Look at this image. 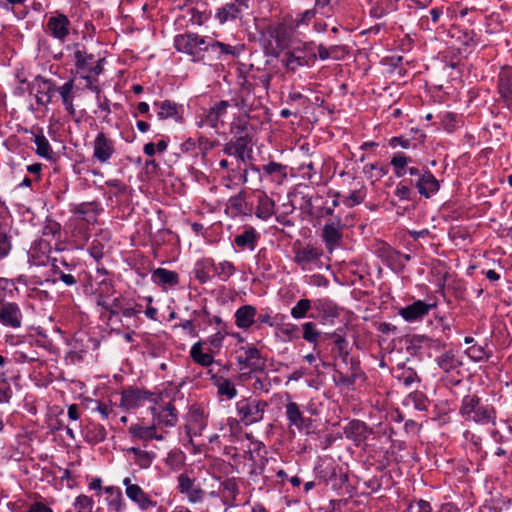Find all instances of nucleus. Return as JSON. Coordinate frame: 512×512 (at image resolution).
Segmentation results:
<instances>
[{"mask_svg": "<svg viewBox=\"0 0 512 512\" xmlns=\"http://www.w3.org/2000/svg\"><path fill=\"white\" fill-rule=\"evenodd\" d=\"M268 402L254 396L242 397L235 403L236 418H228V424L250 426L261 422L268 409Z\"/></svg>", "mask_w": 512, "mask_h": 512, "instance_id": "1", "label": "nucleus"}, {"mask_svg": "<svg viewBox=\"0 0 512 512\" xmlns=\"http://www.w3.org/2000/svg\"><path fill=\"white\" fill-rule=\"evenodd\" d=\"M459 414L465 421L480 425L495 424L496 410L490 404H483L476 394H468L462 398Z\"/></svg>", "mask_w": 512, "mask_h": 512, "instance_id": "2", "label": "nucleus"}, {"mask_svg": "<svg viewBox=\"0 0 512 512\" xmlns=\"http://www.w3.org/2000/svg\"><path fill=\"white\" fill-rule=\"evenodd\" d=\"M174 47L178 52L191 56L192 61L199 62L207 52L208 37L197 33L179 34L174 38Z\"/></svg>", "mask_w": 512, "mask_h": 512, "instance_id": "3", "label": "nucleus"}, {"mask_svg": "<svg viewBox=\"0 0 512 512\" xmlns=\"http://www.w3.org/2000/svg\"><path fill=\"white\" fill-rule=\"evenodd\" d=\"M152 422L158 432H165V437L171 428L176 427L179 421V413L173 402L169 401L165 404H154L149 408Z\"/></svg>", "mask_w": 512, "mask_h": 512, "instance_id": "4", "label": "nucleus"}, {"mask_svg": "<svg viewBox=\"0 0 512 512\" xmlns=\"http://www.w3.org/2000/svg\"><path fill=\"white\" fill-rule=\"evenodd\" d=\"M250 169L252 174L256 176L259 184L267 180L272 184L280 186L288 177V166L276 161H269L262 166L250 163Z\"/></svg>", "mask_w": 512, "mask_h": 512, "instance_id": "5", "label": "nucleus"}, {"mask_svg": "<svg viewBox=\"0 0 512 512\" xmlns=\"http://www.w3.org/2000/svg\"><path fill=\"white\" fill-rule=\"evenodd\" d=\"M94 162L101 165H109L117 153L116 140L104 131H99L91 142Z\"/></svg>", "mask_w": 512, "mask_h": 512, "instance_id": "6", "label": "nucleus"}, {"mask_svg": "<svg viewBox=\"0 0 512 512\" xmlns=\"http://www.w3.org/2000/svg\"><path fill=\"white\" fill-rule=\"evenodd\" d=\"M120 407L126 411L135 410L148 401L157 404L161 399L160 394H154L138 387H128L120 393Z\"/></svg>", "mask_w": 512, "mask_h": 512, "instance_id": "7", "label": "nucleus"}, {"mask_svg": "<svg viewBox=\"0 0 512 512\" xmlns=\"http://www.w3.org/2000/svg\"><path fill=\"white\" fill-rule=\"evenodd\" d=\"M446 347V342L442 338H434L425 334H414L409 340L408 351L414 355L426 354L432 357L441 352Z\"/></svg>", "mask_w": 512, "mask_h": 512, "instance_id": "8", "label": "nucleus"}, {"mask_svg": "<svg viewBox=\"0 0 512 512\" xmlns=\"http://www.w3.org/2000/svg\"><path fill=\"white\" fill-rule=\"evenodd\" d=\"M125 487L126 497L135 504L139 510L147 511L157 506V501L153 500L151 495L143 490L137 483H134L131 477H125L122 480Z\"/></svg>", "mask_w": 512, "mask_h": 512, "instance_id": "9", "label": "nucleus"}, {"mask_svg": "<svg viewBox=\"0 0 512 512\" xmlns=\"http://www.w3.org/2000/svg\"><path fill=\"white\" fill-rule=\"evenodd\" d=\"M344 227L345 223L342 222L339 216L328 220L324 224L321 231V239L329 253H332L335 249L341 246Z\"/></svg>", "mask_w": 512, "mask_h": 512, "instance_id": "10", "label": "nucleus"}, {"mask_svg": "<svg viewBox=\"0 0 512 512\" xmlns=\"http://www.w3.org/2000/svg\"><path fill=\"white\" fill-rule=\"evenodd\" d=\"M293 253V262L303 271H311L313 268L318 267L323 255L321 248L312 245L293 247Z\"/></svg>", "mask_w": 512, "mask_h": 512, "instance_id": "11", "label": "nucleus"}, {"mask_svg": "<svg viewBox=\"0 0 512 512\" xmlns=\"http://www.w3.org/2000/svg\"><path fill=\"white\" fill-rule=\"evenodd\" d=\"M207 427V416L203 408L197 405H192L185 418L184 429L189 439V443L193 442L194 437L202 435V432Z\"/></svg>", "mask_w": 512, "mask_h": 512, "instance_id": "12", "label": "nucleus"}, {"mask_svg": "<svg viewBox=\"0 0 512 512\" xmlns=\"http://www.w3.org/2000/svg\"><path fill=\"white\" fill-rule=\"evenodd\" d=\"M177 491L184 495L191 504L200 503L205 497V491L197 483L196 478L191 477L187 472L177 476Z\"/></svg>", "mask_w": 512, "mask_h": 512, "instance_id": "13", "label": "nucleus"}, {"mask_svg": "<svg viewBox=\"0 0 512 512\" xmlns=\"http://www.w3.org/2000/svg\"><path fill=\"white\" fill-rule=\"evenodd\" d=\"M46 32L54 39L65 42L71 32V21L68 15L55 11L46 22Z\"/></svg>", "mask_w": 512, "mask_h": 512, "instance_id": "14", "label": "nucleus"}, {"mask_svg": "<svg viewBox=\"0 0 512 512\" xmlns=\"http://www.w3.org/2000/svg\"><path fill=\"white\" fill-rule=\"evenodd\" d=\"M285 416L288 426L295 427L299 432L309 435L314 430L313 420L305 417L296 402H288L285 405Z\"/></svg>", "mask_w": 512, "mask_h": 512, "instance_id": "15", "label": "nucleus"}, {"mask_svg": "<svg viewBox=\"0 0 512 512\" xmlns=\"http://www.w3.org/2000/svg\"><path fill=\"white\" fill-rule=\"evenodd\" d=\"M128 434L133 441L149 442L156 440L161 442L165 440V432H158L153 422L148 425L143 420L131 423L128 427Z\"/></svg>", "mask_w": 512, "mask_h": 512, "instance_id": "16", "label": "nucleus"}, {"mask_svg": "<svg viewBox=\"0 0 512 512\" xmlns=\"http://www.w3.org/2000/svg\"><path fill=\"white\" fill-rule=\"evenodd\" d=\"M236 353H238L236 362L241 369H249L250 371L262 369L261 352L254 344L246 343L245 345H241L236 350Z\"/></svg>", "mask_w": 512, "mask_h": 512, "instance_id": "17", "label": "nucleus"}, {"mask_svg": "<svg viewBox=\"0 0 512 512\" xmlns=\"http://www.w3.org/2000/svg\"><path fill=\"white\" fill-rule=\"evenodd\" d=\"M437 307V302H426L416 300L412 304L402 307L398 310V315L408 323L421 322L432 309Z\"/></svg>", "mask_w": 512, "mask_h": 512, "instance_id": "18", "label": "nucleus"}, {"mask_svg": "<svg viewBox=\"0 0 512 512\" xmlns=\"http://www.w3.org/2000/svg\"><path fill=\"white\" fill-rule=\"evenodd\" d=\"M102 59H96L91 53H87L84 48L76 46L74 51V63L77 71L81 74L94 72V75H100L103 72Z\"/></svg>", "mask_w": 512, "mask_h": 512, "instance_id": "19", "label": "nucleus"}, {"mask_svg": "<svg viewBox=\"0 0 512 512\" xmlns=\"http://www.w3.org/2000/svg\"><path fill=\"white\" fill-rule=\"evenodd\" d=\"M251 138L248 135L235 136V140L227 142L223 147V153L228 156H234L239 161L246 163L252 159Z\"/></svg>", "mask_w": 512, "mask_h": 512, "instance_id": "20", "label": "nucleus"}, {"mask_svg": "<svg viewBox=\"0 0 512 512\" xmlns=\"http://www.w3.org/2000/svg\"><path fill=\"white\" fill-rule=\"evenodd\" d=\"M31 92L34 93L38 105L46 106L52 102L56 83L51 79L37 76L31 83Z\"/></svg>", "mask_w": 512, "mask_h": 512, "instance_id": "21", "label": "nucleus"}, {"mask_svg": "<svg viewBox=\"0 0 512 512\" xmlns=\"http://www.w3.org/2000/svg\"><path fill=\"white\" fill-rule=\"evenodd\" d=\"M51 271L55 276L53 282L61 281L66 286H74L78 282V277L74 274L76 265L68 263L65 259L53 258L51 262Z\"/></svg>", "mask_w": 512, "mask_h": 512, "instance_id": "22", "label": "nucleus"}, {"mask_svg": "<svg viewBox=\"0 0 512 512\" xmlns=\"http://www.w3.org/2000/svg\"><path fill=\"white\" fill-rule=\"evenodd\" d=\"M220 482L219 495L223 505L228 508H233L237 505V497L240 493L238 481L235 477H227L224 479L216 478Z\"/></svg>", "mask_w": 512, "mask_h": 512, "instance_id": "23", "label": "nucleus"}, {"mask_svg": "<svg viewBox=\"0 0 512 512\" xmlns=\"http://www.w3.org/2000/svg\"><path fill=\"white\" fill-rule=\"evenodd\" d=\"M231 104L227 100H221L214 103L205 113L204 118L198 124L199 127L207 125L212 129H217L219 122L223 123L222 119L227 115L228 108Z\"/></svg>", "mask_w": 512, "mask_h": 512, "instance_id": "24", "label": "nucleus"}, {"mask_svg": "<svg viewBox=\"0 0 512 512\" xmlns=\"http://www.w3.org/2000/svg\"><path fill=\"white\" fill-rule=\"evenodd\" d=\"M93 280L95 296H112L115 293L112 274L103 265L97 266Z\"/></svg>", "mask_w": 512, "mask_h": 512, "instance_id": "25", "label": "nucleus"}, {"mask_svg": "<svg viewBox=\"0 0 512 512\" xmlns=\"http://www.w3.org/2000/svg\"><path fill=\"white\" fill-rule=\"evenodd\" d=\"M497 92L506 107L512 104V66H503L497 76Z\"/></svg>", "mask_w": 512, "mask_h": 512, "instance_id": "26", "label": "nucleus"}, {"mask_svg": "<svg viewBox=\"0 0 512 512\" xmlns=\"http://www.w3.org/2000/svg\"><path fill=\"white\" fill-rule=\"evenodd\" d=\"M254 196L256 199L255 216L262 221L269 220L275 213V201L258 187L254 191Z\"/></svg>", "mask_w": 512, "mask_h": 512, "instance_id": "27", "label": "nucleus"}, {"mask_svg": "<svg viewBox=\"0 0 512 512\" xmlns=\"http://www.w3.org/2000/svg\"><path fill=\"white\" fill-rule=\"evenodd\" d=\"M50 252V243L45 239H38L28 251V262L33 266H44L50 259Z\"/></svg>", "mask_w": 512, "mask_h": 512, "instance_id": "28", "label": "nucleus"}, {"mask_svg": "<svg viewBox=\"0 0 512 512\" xmlns=\"http://www.w3.org/2000/svg\"><path fill=\"white\" fill-rule=\"evenodd\" d=\"M242 8H244V4L237 0L227 2L215 10L214 19L220 25H224L238 19L242 13Z\"/></svg>", "mask_w": 512, "mask_h": 512, "instance_id": "29", "label": "nucleus"}, {"mask_svg": "<svg viewBox=\"0 0 512 512\" xmlns=\"http://www.w3.org/2000/svg\"><path fill=\"white\" fill-rule=\"evenodd\" d=\"M153 107L159 120L173 119L182 122V106L171 100L155 101Z\"/></svg>", "mask_w": 512, "mask_h": 512, "instance_id": "30", "label": "nucleus"}, {"mask_svg": "<svg viewBox=\"0 0 512 512\" xmlns=\"http://www.w3.org/2000/svg\"><path fill=\"white\" fill-rule=\"evenodd\" d=\"M260 237V233L253 226H245L242 232L234 237L233 242L241 251H254Z\"/></svg>", "mask_w": 512, "mask_h": 512, "instance_id": "31", "label": "nucleus"}, {"mask_svg": "<svg viewBox=\"0 0 512 512\" xmlns=\"http://www.w3.org/2000/svg\"><path fill=\"white\" fill-rule=\"evenodd\" d=\"M452 37L460 44L459 52L465 56L469 55L479 43L478 35L474 30L457 28Z\"/></svg>", "mask_w": 512, "mask_h": 512, "instance_id": "32", "label": "nucleus"}, {"mask_svg": "<svg viewBox=\"0 0 512 512\" xmlns=\"http://www.w3.org/2000/svg\"><path fill=\"white\" fill-rule=\"evenodd\" d=\"M415 186L419 194L425 198L432 197L440 189L439 181L428 169L423 171V173L420 175V178L417 179Z\"/></svg>", "mask_w": 512, "mask_h": 512, "instance_id": "33", "label": "nucleus"}, {"mask_svg": "<svg viewBox=\"0 0 512 512\" xmlns=\"http://www.w3.org/2000/svg\"><path fill=\"white\" fill-rule=\"evenodd\" d=\"M346 438L352 440L357 446L362 444L370 434V430L365 422L352 420L344 428Z\"/></svg>", "mask_w": 512, "mask_h": 512, "instance_id": "34", "label": "nucleus"}, {"mask_svg": "<svg viewBox=\"0 0 512 512\" xmlns=\"http://www.w3.org/2000/svg\"><path fill=\"white\" fill-rule=\"evenodd\" d=\"M257 309L255 306L246 304L240 306L234 313L235 325L239 329L248 330L255 324Z\"/></svg>", "mask_w": 512, "mask_h": 512, "instance_id": "35", "label": "nucleus"}, {"mask_svg": "<svg viewBox=\"0 0 512 512\" xmlns=\"http://www.w3.org/2000/svg\"><path fill=\"white\" fill-rule=\"evenodd\" d=\"M244 49L243 45L232 46L208 37V48L207 52L211 51L215 53L216 59H221L223 56H231L233 58L238 57Z\"/></svg>", "mask_w": 512, "mask_h": 512, "instance_id": "36", "label": "nucleus"}, {"mask_svg": "<svg viewBox=\"0 0 512 512\" xmlns=\"http://www.w3.org/2000/svg\"><path fill=\"white\" fill-rule=\"evenodd\" d=\"M22 312L16 303L2 300V325L19 328L22 323Z\"/></svg>", "mask_w": 512, "mask_h": 512, "instance_id": "37", "label": "nucleus"}, {"mask_svg": "<svg viewBox=\"0 0 512 512\" xmlns=\"http://www.w3.org/2000/svg\"><path fill=\"white\" fill-rule=\"evenodd\" d=\"M106 494L105 502L107 504V512H122L126 508V503L119 487L107 486L103 489Z\"/></svg>", "mask_w": 512, "mask_h": 512, "instance_id": "38", "label": "nucleus"}, {"mask_svg": "<svg viewBox=\"0 0 512 512\" xmlns=\"http://www.w3.org/2000/svg\"><path fill=\"white\" fill-rule=\"evenodd\" d=\"M378 255L391 270L397 273L403 272V264L400 262V251L383 243L378 249Z\"/></svg>", "mask_w": 512, "mask_h": 512, "instance_id": "39", "label": "nucleus"}, {"mask_svg": "<svg viewBox=\"0 0 512 512\" xmlns=\"http://www.w3.org/2000/svg\"><path fill=\"white\" fill-rule=\"evenodd\" d=\"M31 142H33L36 146L35 153L46 160L54 161L55 154L52 150V147L49 143V140L44 135L42 129H37V132L32 131Z\"/></svg>", "mask_w": 512, "mask_h": 512, "instance_id": "40", "label": "nucleus"}, {"mask_svg": "<svg viewBox=\"0 0 512 512\" xmlns=\"http://www.w3.org/2000/svg\"><path fill=\"white\" fill-rule=\"evenodd\" d=\"M213 267L214 259L211 257H203L197 260L193 268L195 279L200 284L210 282L213 278Z\"/></svg>", "mask_w": 512, "mask_h": 512, "instance_id": "41", "label": "nucleus"}, {"mask_svg": "<svg viewBox=\"0 0 512 512\" xmlns=\"http://www.w3.org/2000/svg\"><path fill=\"white\" fill-rule=\"evenodd\" d=\"M103 211L102 205L97 201L83 202L75 206L73 213L87 222H95L97 216Z\"/></svg>", "mask_w": 512, "mask_h": 512, "instance_id": "42", "label": "nucleus"}, {"mask_svg": "<svg viewBox=\"0 0 512 512\" xmlns=\"http://www.w3.org/2000/svg\"><path fill=\"white\" fill-rule=\"evenodd\" d=\"M74 80L70 79L66 81L63 85H56V92H58L62 104L67 111V113L71 116L75 115V107H74Z\"/></svg>", "mask_w": 512, "mask_h": 512, "instance_id": "43", "label": "nucleus"}, {"mask_svg": "<svg viewBox=\"0 0 512 512\" xmlns=\"http://www.w3.org/2000/svg\"><path fill=\"white\" fill-rule=\"evenodd\" d=\"M151 280L158 286L175 287L179 284V275L172 270L156 268L151 273Z\"/></svg>", "mask_w": 512, "mask_h": 512, "instance_id": "44", "label": "nucleus"}, {"mask_svg": "<svg viewBox=\"0 0 512 512\" xmlns=\"http://www.w3.org/2000/svg\"><path fill=\"white\" fill-rule=\"evenodd\" d=\"M232 101L236 108L244 112H250L259 104L256 100L255 92L241 88H239Z\"/></svg>", "mask_w": 512, "mask_h": 512, "instance_id": "45", "label": "nucleus"}, {"mask_svg": "<svg viewBox=\"0 0 512 512\" xmlns=\"http://www.w3.org/2000/svg\"><path fill=\"white\" fill-rule=\"evenodd\" d=\"M82 433L84 440L91 445L103 442L107 435L105 427L98 423H89Z\"/></svg>", "mask_w": 512, "mask_h": 512, "instance_id": "46", "label": "nucleus"}, {"mask_svg": "<svg viewBox=\"0 0 512 512\" xmlns=\"http://www.w3.org/2000/svg\"><path fill=\"white\" fill-rule=\"evenodd\" d=\"M435 361L437 366L446 373L457 369L461 365L453 349L445 350L435 358Z\"/></svg>", "mask_w": 512, "mask_h": 512, "instance_id": "47", "label": "nucleus"}, {"mask_svg": "<svg viewBox=\"0 0 512 512\" xmlns=\"http://www.w3.org/2000/svg\"><path fill=\"white\" fill-rule=\"evenodd\" d=\"M237 269L233 262L222 260L218 263L214 261L213 278H217L222 282H227L235 273Z\"/></svg>", "mask_w": 512, "mask_h": 512, "instance_id": "48", "label": "nucleus"}, {"mask_svg": "<svg viewBox=\"0 0 512 512\" xmlns=\"http://www.w3.org/2000/svg\"><path fill=\"white\" fill-rule=\"evenodd\" d=\"M127 453L133 455L135 464L138 465L141 469L149 468L155 458L154 452H149L138 447L128 448Z\"/></svg>", "mask_w": 512, "mask_h": 512, "instance_id": "49", "label": "nucleus"}, {"mask_svg": "<svg viewBox=\"0 0 512 512\" xmlns=\"http://www.w3.org/2000/svg\"><path fill=\"white\" fill-rule=\"evenodd\" d=\"M217 393L220 397L231 400L237 396V389L235 384L228 378L218 377L214 382Z\"/></svg>", "mask_w": 512, "mask_h": 512, "instance_id": "50", "label": "nucleus"}, {"mask_svg": "<svg viewBox=\"0 0 512 512\" xmlns=\"http://www.w3.org/2000/svg\"><path fill=\"white\" fill-rule=\"evenodd\" d=\"M190 356L195 363L202 367H209L214 363V357L212 353H204L202 351V343L196 342L190 349Z\"/></svg>", "mask_w": 512, "mask_h": 512, "instance_id": "51", "label": "nucleus"}, {"mask_svg": "<svg viewBox=\"0 0 512 512\" xmlns=\"http://www.w3.org/2000/svg\"><path fill=\"white\" fill-rule=\"evenodd\" d=\"M396 379L406 388L412 387L414 384L420 382L417 372L410 367L398 366Z\"/></svg>", "mask_w": 512, "mask_h": 512, "instance_id": "52", "label": "nucleus"}, {"mask_svg": "<svg viewBox=\"0 0 512 512\" xmlns=\"http://www.w3.org/2000/svg\"><path fill=\"white\" fill-rule=\"evenodd\" d=\"M404 406H412L418 411H427L429 400L427 396L420 391L411 392L403 401Z\"/></svg>", "mask_w": 512, "mask_h": 512, "instance_id": "53", "label": "nucleus"}, {"mask_svg": "<svg viewBox=\"0 0 512 512\" xmlns=\"http://www.w3.org/2000/svg\"><path fill=\"white\" fill-rule=\"evenodd\" d=\"M228 205L237 214L247 215L251 213V208H248L244 191H240L238 194L231 196L228 200Z\"/></svg>", "mask_w": 512, "mask_h": 512, "instance_id": "54", "label": "nucleus"}, {"mask_svg": "<svg viewBox=\"0 0 512 512\" xmlns=\"http://www.w3.org/2000/svg\"><path fill=\"white\" fill-rule=\"evenodd\" d=\"M186 455L180 449H173L168 452L165 463L173 471H179L185 465Z\"/></svg>", "mask_w": 512, "mask_h": 512, "instance_id": "55", "label": "nucleus"}, {"mask_svg": "<svg viewBox=\"0 0 512 512\" xmlns=\"http://www.w3.org/2000/svg\"><path fill=\"white\" fill-rule=\"evenodd\" d=\"M249 126V112L235 116L230 123V132L234 136H245Z\"/></svg>", "mask_w": 512, "mask_h": 512, "instance_id": "56", "label": "nucleus"}, {"mask_svg": "<svg viewBox=\"0 0 512 512\" xmlns=\"http://www.w3.org/2000/svg\"><path fill=\"white\" fill-rule=\"evenodd\" d=\"M440 124L445 131L452 133L461 126V116L453 112H445L440 116Z\"/></svg>", "mask_w": 512, "mask_h": 512, "instance_id": "57", "label": "nucleus"}, {"mask_svg": "<svg viewBox=\"0 0 512 512\" xmlns=\"http://www.w3.org/2000/svg\"><path fill=\"white\" fill-rule=\"evenodd\" d=\"M312 202V197H307L305 200L306 208L311 217L319 220L328 216H333V207L314 206Z\"/></svg>", "mask_w": 512, "mask_h": 512, "instance_id": "58", "label": "nucleus"}, {"mask_svg": "<svg viewBox=\"0 0 512 512\" xmlns=\"http://www.w3.org/2000/svg\"><path fill=\"white\" fill-rule=\"evenodd\" d=\"M465 354L474 362L488 360L492 356V352L486 349V346L473 344L465 350Z\"/></svg>", "mask_w": 512, "mask_h": 512, "instance_id": "59", "label": "nucleus"}, {"mask_svg": "<svg viewBox=\"0 0 512 512\" xmlns=\"http://www.w3.org/2000/svg\"><path fill=\"white\" fill-rule=\"evenodd\" d=\"M316 16V9H308L304 12L298 13L295 18L291 20L290 28L292 30L299 29L301 26H308L310 22L315 18Z\"/></svg>", "mask_w": 512, "mask_h": 512, "instance_id": "60", "label": "nucleus"}, {"mask_svg": "<svg viewBox=\"0 0 512 512\" xmlns=\"http://www.w3.org/2000/svg\"><path fill=\"white\" fill-rule=\"evenodd\" d=\"M366 197V187L362 184L359 189L351 191L348 196H345L342 200L343 204L347 207H354L361 204Z\"/></svg>", "mask_w": 512, "mask_h": 512, "instance_id": "61", "label": "nucleus"}, {"mask_svg": "<svg viewBox=\"0 0 512 512\" xmlns=\"http://www.w3.org/2000/svg\"><path fill=\"white\" fill-rule=\"evenodd\" d=\"M282 62L285 68L292 72L306 64L304 57L296 56L292 51L285 53Z\"/></svg>", "mask_w": 512, "mask_h": 512, "instance_id": "62", "label": "nucleus"}, {"mask_svg": "<svg viewBox=\"0 0 512 512\" xmlns=\"http://www.w3.org/2000/svg\"><path fill=\"white\" fill-rule=\"evenodd\" d=\"M316 309L323 315L324 318H336L338 313L337 306L328 300H321L316 304Z\"/></svg>", "mask_w": 512, "mask_h": 512, "instance_id": "63", "label": "nucleus"}, {"mask_svg": "<svg viewBox=\"0 0 512 512\" xmlns=\"http://www.w3.org/2000/svg\"><path fill=\"white\" fill-rule=\"evenodd\" d=\"M93 506V499L84 494L77 496L73 503L75 512H92Z\"/></svg>", "mask_w": 512, "mask_h": 512, "instance_id": "64", "label": "nucleus"}]
</instances>
